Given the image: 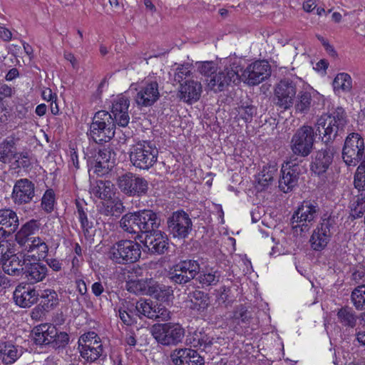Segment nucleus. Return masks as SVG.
I'll return each mask as SVG.
<instances>
[{
	"instance_id": "nucleus-4",
	"label": "nucleus",
	"mask_w": 365,
	"mask_h": 365,
	"mask_svg": "<svg viewBox=\"0 0 365 365\" xmlns=\"http://www.w3.org/2000/svg\"><path fill=\"white\" fill-rule=\"evenodd\" d=\"M347 123L344 109L337 107L330 113L321 115L317 120L315 127L322 141L328 145L344 134Z\"/></svg>"
},
{
	"instance_id": "nucleus-31",
	"label": "nucleus",
	"mask_w": 365,
	"mask_h": 365,
	"mask_svg": "<svg viewBox=\"0 0 365 365\" xmlns=\"http://www.w3.org/2000/svg\"><path fill=\"white\" fill-rule=\"evenodd\" d=\"M213 337L209 336L202 331H194L187 336V341L194 348L209 352L213 344Z\"/></svg>"
},
{
	"instance_id": "nucleus-30",
	"label": "nucleus",
	"mask_w": 365,
	"mask_h": 365,
	"mask_svg": "<svg viewBox=\"0 0 365 365\" xmlns=\"http://www.w3.org/2000/svg\"><path fill=\"white\" fill-rule=\"evenodd\" d=\"M22 259L17 254L15 253L14 250L9 255V257L1 264L4 272L9 275L19 276L23 274L24 264V253L21 251Z\"/></svg>"
},
{
	"instance_id": "nucleus-61",
	"label": "nucleus",
	"mask_w": 365,
	"mask_h": 365,
	"mask_svg": "<svg viewBox=\"0 0 365 365\" xmlns=\"http://www.w3.org/2000/svg\"><path fill=\"white\" fill-rule=\"evenodd\" d=\"M46 312L43 307H41V305H37L33 310L31 311V318L36 321H41L43 319L46 315Z\"/></svg>"
},
{
	"instance_id": "nucleus-22",
	"label": "nucleus",
	"mask_w": 365,
	"mask_h": 365,
	"mask_svg": "<svg viewBox=\"0 0 365 365\" xmlns=\"http://www.w3.org/2000/svg\"><path fill=\"white\" fill-rule=\"evenodd\" d=\"M175 365H204L205 361L197 351L189 349H176L170 354Z\"/></svg>"
},
{
	"instance_id": "nucleus-37",
	"label": "nucleus",
	"mask_w": 365,
	"mask_h": 365,
	"mask_svg": "<svg viewBox=\"0 0 365 365\" xmlns=\"http://www.w3.org/2000/svg\"><path fill=\"white\" fill-rule=\"evenodd\" d=\"M16 142L14 137L9 136L0 143V162L6 163L14 159L17 153Z\"/></svg>"
},
{
	"instance_id": "nucleus-50",
	"label": "nucleus",
	"mask_w": 365,
	"mask_h": 365,
	"mask_svg": "<svg viewBox=\"0 0 365 365\" xmlns=\"http://www.w3.org/2000/svg\"><path fill=\"white\" fill-rule=\"evenodd\" d=\"M233 319L237 324H249L252 318L250 312L243 305L235 307L233 312Z\"/></svg>"
},
{
	"instance_id": "nucleus-20",
	"label": "nucleus",
	"mask_w": 365,
	"mask_h": 365,
	"mask_svg": "<svg viewBox=\"0 0 365 365\" xmlns=\"http://www.w3.org/2000/svg\"><path fill=\"white\" fill-rule=\"evenodd\" d=\"M130 100L125 96L120 94L112 102L111 115L114 125L126 127L130 122L129 108Z\"/></svg>"
},
{
	"instance_id": "nucleus-36",
	"label": "nucleus",
	"mask_w": 365,
	"mask_h": 365,
	"mask_svg": "<svg viewBox=\"0 0 365 365\" xmlns=\"http://www.w3.org/2000/svg\"><path fill=\"white\" fill-rule=\"evenodd\" d=\"M81 356L88 362L96 361L103 354V346L101 342L89 343L83 344L78 347Z\"/></svg>"
},
{
	"instance_id": "nucleus-24",
	"label": "nucleus",
	"mask_w": 365,
	"mask_h": 365,
	"mask_svg": "<svg viewBox=\"0 0 365 365\" xmlns=\"http://www.w3.org/2000/svg\"><path fill=\"white\" fill-rule=\"evenodd\" d=\"M38 299V292L29 285L19 284L14 292V299L16 304L23 308L31 307L37 302Z\"/></svg>"
},
{
	"instance_id": "nucleus-49",
	"label": "nucleus",
	"mask_w": 365,
	"mask_h": 365,
	"mask_svg": "<svg viewBox=\"0 0 365 365\" xmlns=\"http://www.w3.org/2000/svg\"><path fill=\"white\" fill-rule=\"evenodd\" d=\"M236 110L237 115L246 123L251 122L257 112V109L254 106L247 103H242L239 106L236 108Z\"/></svg>"
},
{
	"instance_id": "nucleus-56",
	"label": "nucleus",
	"mask_w": 365,
	"mask_h": 365,
	"mask_svg": "<svg viewBox=\"0 0 365 365\" xmlns=\"http://www.w3.org/2000/svg\"><path fill=\"white\" fill-rule=\"evenodd\" d=\"M155 315L153 319L168 321L170 319V312L164 306L155 304Z\"/></svg>"
},
{
	"instance_id": "nucleus-48",
	"label": "nucleus",
	"mask_w": 365,
	"mask_h": 365,
	"mask_svg": "<svg viewBox=\"0 0 365 365\" xmlns=\"http://www.w3.org/2000/svg\"><path fill=\"white\" fill-rule=\"evenodd\" d=\"M220 274L213 269L202 271L198 277L199 282L202 286H212L217 284L220 280Z\"/></svg>"
},
{
	"instance_id": "nucleus-27",
	"label": "nucleus",
	"mask_w": 365,
	"mask_h": 365,
	"mask_svg": "<svg viewBox=\"0 0 365 365\" xmlns=\"http://www.w3.org/2000/svg\"><path fill=\"white\" fill-rule=\"evenodd\" d=\"M202 91L201 83L190 78L180 84V98L186 103H192L200 99Z\"/></svg>"
},
{
	"instance_id": "nucleus-39",
	"label": "nucleus",
	"mask_w": 365,
	"mask_h": 365,
	"mask_svg": "<svg viewBox=\"0 0 365 365\" xmlns=\"http://www.w3.org/2000/svg\"><path fill=\"white\" fill-rule=\"evenodd\" d=\"M138 220V212L125 214L120 220V227L128 233L138 234L140 232Z\"/></svg>"
},
{
	"instance_id": "nucleus-62",
	"label": "nucleus",
	"mask_w": 365,
	"mask_h": 365,
	"mask_svg": "<svg viewBox=\"0 0 365 365\" xmlns=\"http://www.w3.org/2000/svg\"><path fill=\"white\" fill-rule=\"evenodd\" d=\"M14 90L11 87L0 81V100L4 98L11 97Z\"/></svg>"
},
{
	"instance_id": "nucleus-15",
	"label": "nucleus",
	"mask_w": 365,
	"mask_h": 365,
	"mask_svg": "<svg viewBox=\"0 0 365 365\" xmlns=\"http://www.w3.org/2000/svg\"><path fill=\"white\" fill-rule=\"evenodd\" d=\"M167 222L168 231L173 237L185 238L192 230V220L183 210L174 212Z\"/></svg>"
},
{
	"instance_id": "nucleus-18",
	"label": "nucleus",
	"mask_w": 365,
	"mask_h": 365,
	"mask_svg": "<svg viewBox=\"0 0 365 365\" xmlns=\"http://www.w3.org/2000/svg\"><path fill=\"white\" fill-rule=\"evenodd\" d=\"M34 183L27 178L17 180L13 187L11 200L16 205H24L31 202L35 197Z\"/></svg>"
},
{
	"instance_id": "nucleus-63",
	"label": "nucleus",
	"mask_w": 365,
	"mask_h": 365,
	"mask_svg": "<svg viewBox=\"0 0 365 365\" xmlns=\"http://www.w3.org/2000/svg\"><path fill=\"white\" fill-rule=\"evenodd\" d=\"M46 264L49 266L55 272H59L62 269V262L54 258H50L46 259Z\"/></svg>"
},
{
	"instance_id": "nucleus-44",
	"label": "nucleus",
	"mask_w": 365,
	"mask_h": 365,
	"mask_svg": "<svg viewBox=\"0 0 365 365\" xmlns=\"http://www.w3.org/2000/svg\"><path fill=\"white\" fill-rule=\"evenodd\" d=\"M133 182L130 189L131 192H129L128 196H143L145 195L148 190V182L143 178L134 175L133 178Z\"/></svg>"
},
{
	"instance_id": "nucleus-41",
	"label": "nucleus",
	"mask_w": 365,
	"mask_h": 365,
	"mask_svg": "<svg viewBox=\"0 0 365 365\" xmlns=\"http://www.w3.org/2000/svg\"><path fill=\"white\" fill-rule=\"evenodd\" d=\"M128 307H134L135 315L141 318L145 317L149 319H153L155 315V304L152 302L145 299H140L135 305H130Z\"/></svg>"
},
{
	"instance_id": "nucleus-42",
	"label": "nucleus",
	"mask_w": 365,
	"mask_h": 365,
	"mask_svg": "<svg viewBox=\"0 0 365 365\" xmlns=\"http://www.w3.org/2000/svg\"><path fill=\"white\" fill-rule=\"evenodd\" d=\"M21 356L16 346L11 344H4L0 346V359L5 364H13Z\"/></svg>"
},
{
	"instance_id": "nucleus-38",
	"label": "nucleus",
	"mask_w": 365,
	"mask_h": 365,
	"mask_svg": "<svg viewBox=\"0 0 365 365\" xmlns=\"http://www.w3.org/2000/svg\"><path fill=\"white\" fill-rule=\"evenodd\" d=\"M38 298H40L41 307L46 312H50L55 309L59 303L58 294L54 289H46L38 293Z\"/></svg>"
},
{
	"instance_id": "nucleus-7",
	"label": "nucleus",
	"mask_w": 365,
	"mask_h": 365,
	"mask_svg": "<svg viewBox=\"0 0 365 365\" xmlns=\"http://www.w3.org/2000/svg\"><path fill=\"white\" fill-rule=\"evenodd\" d=\"M115 129L111 114L106 110H99L93 118L89 135L96 143H102L114 137Z\"/></svg>"
},
{
	"instance_id": "nucleus-52",
	"label": "nucleus",
	"mask_w": 365,
	"mask_h": 365,
	"mask_svg": "<svg viewBox=\"0 0 365 365\" xmlns=\"http://www.w3.org/2000/svg\"><path fill=\"white\" fill-rule=\"evenodd\" d=\"M76 214L78 220L81 222V228L84 232H88L93 226L92 222H90L87 216V208H85L80 202H76Z\"/></svg>"
},
{
	"instance_id": "nucleus-6",
	"label": "nucleus",
	"mask_w": 365,
	"mask_h": 365,
	"mask_svg": "<svg viewBox=\"0 0 365 365\" xmlns=\"http://www.w3.org/2000/svg\"><path fill=\"white\" fill-rule=\"evenodd\" d=\"M130 90L136 92L134 101L139 107L152 106L160 97L159 83L156 77L148 76L140 82L132 83Z\"/></svg>"
},
{
	"instance_id": "nucleus-1",
	"label": "nucleus",
	"mask_w": 365,
	"mask_h": 365,
	"mask_svg": "<svg viewBox=\"0 0 365 365\" xmlns=\"http://www.w3.org/2000/svg\"><path fill=\"white\" fill-rule=\"evenodd\" d=\"M40 227V222L32 219L21 225L15 235V240L24 253L22 275L30 284L42 282L48 272L46 264L38 262L46 256L48 247L39 237H33Z\"/></svg>"
},
{
	"instance_id": "nucleus-33",
	"label": "nucleus",
	"mask_w": 365,
	"mask_h": 365,
	"mask_svg": "<svg viewBox=\"0 0 365 365\" xmlns=\"http://www.w3.org/2000/svg\"><path fill=\"white\" fill-rule=\"evenodd\" d=\"M172 292L173 290L169 287L160 284L152 278L147 279L146 294L158 299L166 300Z\"/></svg>"
},
{
	"instance_id": "nucleus-46",
	"label": "nucleus",
	"mask_w": 365,
	"mask_h": 365,
	"mask_svg": "<svg viewBox=\"0 0 365 365\" xmlns=\"http://www.w3.org/2000/svg\"><path fill=\"white\" fill-rule=\"evenodd\" d=\"M351 300L357 310L365 309V284L358 286L352 291Z\"/></svg>"
},
{
	"instance_id": "nucleus-58",
	"label": "nucleus",
	"mask_w": 365,
	"mask_h": 365,
	"mask_svg": "<svg viewBox=\"0 0 365 365\" xmlns=\"http://www.w3.org/2000/svg\"><path fill=\"white\" fill-rule=\"evenodd\" d=\"M101 342L100 338L94 331H90L81 336L78 340V347L83 344H89V343Z\"/></svg>"
},
{
	"instance_id": "nucleus-53",
	"label": "nucleus",
	"mask_w": 365,
	"mask_h": 365,
	"mask_svg": "<svg viewBox=\"0 0 365 365\" xmlns=\"http://www.w3.org/2000/svg\"><path fill=\"white\" fill-rule=\"evenodd\" d=\"M55 203V194L52 189L47 190L41 198V207L47 213L53 210Z\"/></svg>"
},
{
	"instance_id": "nucleus-54",
	"label": "nucleus",
	"mask_w": 365,
	"mask_h": 365,
	"mask_svg": "<svg viewBox=\"0 0 365 365\" xmlns=\"http://www.w3.org/2000/svg\"><path fill=\"white\" fill-rule=\"evenodd\" d=\"M147 279L135 280L128 284L127 289L136 294H146Z\"/></svg>"
},
{
	"instance_id": "nucleus-17",
	"label": "nucleus",
	"mask_w": 365,
	"mask_h": 365,
	"mask_svg": "<svg viewBox=\"0 0 365 365\" xmlns=\"http://www.w3.org/2000/svg\"><path fill=\"white\" fill-rule=\"evenodd\" d=\"M270 74L271 68L267 61H256L245 68L242 78L247 84L255 86L264 81Z\"/></svg>"
},
{
	"instance_id": "nucleus-26",
	"label": "nucleus",
	"mask_w": 365,
	"mask_h": 365,
	"mask_svg": "<svg viewBox=\"0 0 365 365\" xmlns=\"http://www.w3.org/2000/svg\"><path fill=\"white\" fill-rule=\"evenodd\" d=\"M144 245L152 254L161 255L168 249V237L160 231L154 230L145 235Z\"/></svg>"
},
{
	"instance_id": "nucleus-40",
	"label": "nucleus",
	"mask_w": 365,
	"mask_h": 365,
	"mask_svg": "<svg viewBox=\"0 0 365 365\" xmlns=\"http://www.w3.org/2000/svg\"><path fill=\"white\" fill-rule=\"evenodd\" d=\"M277 175V168L274 165L264 167L261 171L257 181V189L263 190L273 182Z\"/></svg>"
},
{
	"instance_id": "nucleus-14",
	"label": "nucleus",
	"mask_w": 365,
	"mask_h": 365,
	"mask_svg": "<svg viewBox=\"0 0 365 365\" xmlns=\"http://www.w3.org/2000/svg\"><path fill=\"white\" fill-rule=\"evenodd\" d=\"M335 225L334 217L329 216L322 219L310 238L311 247L314 250L321 251L327 247L335 230Z\"/></svg>"
},
{
	"instance_id": "nucleus-47",
	"label": "nucleus",
	"mask_w": 365,
	"mask_h": 365,
	"mask_svg": "<svg viewBox=\"0 0 365 365\" xmlns=\"http://www.w3.org/2000/svg\"><path fill=\"white\" fill-rule=\"evenodd\" d=\"M191 302L198 311H204L210 304V297L207 294L196 290L192 294Z\"/></svg>"
},
{
	"instance_id": "nucleus-34",
	"label": "nucleus",
	"mask_w": 365,
	"mask_h": 365,
	"mask_svg": "<svg viewBox=\"0 0 365 365\" xmlns=\"http://www.w3.org/2000/svg\"><path fill=\"white\" fill-rule=\"evenodd\" d=\"M338 322L346 329H354L358 321V316L351 307H343L336 313Z\"/></svg>"
},
{
	"instance_id": "nucleus-19",
	"label": "nucleus",
	"mask_w": 365,
	"mask_h": 365,
	"mask_svg": "<svg viewBox=\"0 0 365 365\" xmlns=\"http://www.w3.org/2000/svg\"><path fill=\"white\" fill-rule=\"evenodd\" d=\"M299 171V165L292 161L284 164L279 179V190L284 193L292 191L298 183Z\"/></svg>"
},
{
	"instance_id": "nucleus-29",
	"label": "nucleus",
	"mask_w": 365,
	"mask_h": 365,
	"mask_svg": "<svg viewBox=\"0 0 365 365\" xmlns=\"http://www.w3.org/2000/svg\"><path fill=\"white\" fill-rule=\"evenodd\" d=\"M138 217L140 232L146 235L158 229L160 224V219L152 210H144L138 212Z\"/></svg>"
},
{
	"instance_id": "nucleus-45",
	"label": "nucleus",
	"mask_w": 365,
	"mask_h": 365,
	"mask_svg": "<svg viewBox=\"0 0 365 365\" xmlns=\"http://www.w3.org/2000/svg\"><path fill=\"white\" fill-rule=\"evenodd\" d=\"M192 65L190 63L178 64L175 68L174 80L180 84L186 80L192 78Z\"/></svg>"
},
{
	"instance_id": "nucleus-28",
	"label": "nucleus",
	"mask_w": 365,
	"mask_h": 365,
	"mask_svg": "<svg viewBox=\"0 0 365 365\" xmlns=\"http://www.w3.org/2000/svg\"><path fill=\"white\" fill-rule=\"evenodd\" d=\"M56 334V328L51 324H42L36 326L32 331L34 341L37 345L53 343Z\"/></svg>"
},
{
	"instance_id": "nucleus-9",
	"label": "nucleus",
	"mask_w": 365,
	"mask_h": 365,
	"mask_svg": "<svg viewBox=\"0 0 365 365\" xmlns=\"http://www.w3.org/2000/svg\"><path fill=\"white\" fill-rule=\"evenodd\" d=\"M141 255L140 245L133 240H120L115 243L108 252V257L115 263H133Z\"/></svg>"
},
{
	"instance_id": "nucleus-8",
	"label": "nucleus",
	"mask_w": 365,
	"mask_h": 365,
	"mask_svg": "<svg viewBox=\"0 0 365 365\" xmlns=\"http://www.w3.org/2000/svg\"><path fill=\"white\" fill-rule=\"evenodd\" d=\"M319 207L317 202L305 200L299 206L291 219L292 229L298 234L309 230L310 227L317 218Z\"/></svg>"
},
{
	"instance_id": "nucleus-32",
	"label": "nucleus",
	"mask_w": 365,
	"mask_h": 365,
	"mask_svg": "<svg viewBox=\"0 0 365 365\" xmlns=\"http://www.w3.org/2000/svg\"><path fill=\"white\" fill-rule=\"evenodd\" d=\"M124 210L125 207L119 198L110 197L101 202L99 211L101 214L106 216L119 217Z\"/></svg>"
},
{
	"instance_id": "nucleus-55",
	"label": "nucleus",
	"mask_w": 365,
	"mask_h": 365,
	"mask_svg": "<svg viewBox=\"0 0 365 365\" xmlns=\"http://www.w3.org/2000/svg\"><path fill=\"white\" fill-rule=\"evenodd\" d=\"M14 250V246L7 240L0 241V264L9 257Z\"/></svg>"
},
{
	"instance_id": "nucleus-60",
	"label": "nucleus",
	"mask_w": 365,
	"mask_h": 365,
	"mask_svg": "<svg viewBox=\"0 0 365 365\" xmlns=\"http://www.w3.org/2000/svg\"><path fill=\"white\" fill-rule=\"evenodd\" d=\"M69 341V336L66 332H58L56 330V334L55 337H53V343L56 344V346H63L68 344Z\"/></svg>"
},
{
	"instance_id": "nucleus-10",
	"label": "nucleus",
	"mask_w": 365,
	"mask_h": 365,
	"mask_svg": "<svg viewBox=\"0 0 365 365\" xmlns=\"http://www.w3.org/2000/svg\"><path fill=\"white\" fill-rule=\"evenodd\" d=\"M151 334L159 344L175 346L182 341L185 330L179 324L168 322L153 325Z\"/></svg>"
},
{
	"instance_id": "nucleus-13",
	"label": "nucleus",
	"mask_w": 365,
	"mask_h": 365,
	"mask_svg": "<svg viewBox=\"0 0 365 365\" xmlns=\"http://www.w3.org/2000/svg\"><path fill=\"white\" fill-rule=\"evenodd\" d=\"M297 94V83L294 80L285 78L282 79L274 88V103L284 110L291 108L294 103Z\"/></svg>"
},
{
	"instance_id": "nucleus-3",
	"label": "nucleus",
	"mask_w": 365,
	"mask_h": 365,
	"mask_svg": "<svg viewBox=\"0 0 365 365\" xmlns=\"http://www.w3.org/2000/svg\"><path fill=\"white\" fill-rule=\"evenodd\" d=\"M365 146L364 138L356 133H350L346 138L342 150V158L349 166L357 168L354 177V185L359 190L365 189Z\"/></svg>"
},
{
	"instance_id": "nucleus-59",
	"label": "nucleus",
	"mask_w": 365,
	"mask_h": 365,
	"mask_svg": "<svg viewBox=\"0 0 365 365\" xmlns=\"http://www.w3.org/2000/svg\"><path fill=\"white\" fill-rule=\"evenodd\" d=\"M133 315H135L134 309H129V312H127L121 308L118 309V317L126 325H130L133 323Z\"/></svg>"
},
{
	"instance_id": "nucleus-23",
	"label": "nucleus",
	"mask_w": 365,
	"mask_h": 365,
	"mask_svg": "<svg viewBox=\"0 0 365 365\" xmlns=\"http://www.w3.org/2000/svg\"><path fill=\"white\" fill-rule=\"evenodd\" d=\"M19 225V217L15 211L9 208L0 209V239L10 236Z\"/></svg>"
},
{
	"instance_id": "nucleus-57",
	"label": "nucleus",
	"mask_w": 365,
	"mask_h": 365,
	"mask_svg": "<svg viewBox=\"0 0 365 365\" xmlns=\"http://www.w3.org/2000/svg\"><path fill=\"white\" fill-rule=\"evenodd\" d=\"M17 163V167L28 168L31 165L29 152L16 153L14 158Z\"/></svg>"
},
{
	"instance_id": "nucleus-5",
	"label": "nucleus",
	"mask_w": 365,
	"mask_h": 365,
	"mask_svg": "<svg viewBox=\"0 0 365 365\" xmlns=\"http://www.w3.org/2000/svg\"><path fill=\"white\" fill-rule=\"evenodd\" d=\"M158 150L151 141H139L132 145L130 150V160L133 166L148 170L157 162Z\"/></svg>"
},
{
	"instance_id": "nucleus-2",
	"label": "nucleus",
	"mask_w": 365,
	"mask_h": 365,
	"mask_svg": "<svg viewBox=\"0 0 365 365\" xmlns=\"http://www.w3.org/2000/svg\"><path fill=\"white\" fill-rule=\"evenodd\" d=\"M197 71L205 77L207 88L215 93L225 91L232 83L239 82L240 78L239 66L236 63L218 71L214 61L200 62Z\"/></svg>"
},
{
	"instance_id": "nucleus-11",
	"label": "nucleus",
	"mask_w": 365,
	"mask_h": 365,
	"mask_svg": "<svg viewBox=\"0 0 365 365\" xmlns=\"http://www.w3.org/2000/svg\"><path fill=\"white\" fill-rule=\"evenodd\" d=\"M200 264L194 259L181 260L172 268L168 272V278L171 282L178 284H185L200 273Z\"/></svg>"
},
{
	"instance_id": "nucleus-43",
	"label": "nucleus",
	"mask_w": 365,
	"mask_h": 365,
	"mask_svg": "<svg viewBox=\"0 0 365 365\" xmlns=\"http://www.w3.org/2000/svg\"><path fill=\"white\" fill-rule=\"evenodd\" d=\"M333 88L335 93L340 91L347 93L352 88V80L351 76L346 73H338L333 81Z\"/></svg>"
},
{
	"instance_id": "nucleus-25",
	"label": "nucleus",
	"mask_w": 365,
	"mask_h": 365,
	"mask_svg": "<svg viewBox=\"0 0 365 365\" xmlns=\"http://www.w3.org/2000/svg\"><path fill=\"white\" fill-rule=\"evenodd\" d=\"M334 152V147L326 144L324 148L317 151L315 158L312 163V170L318 175L324 173L332 163Z\"/></svg>"
},
{
	"instance_id": "nucleus-51",
	"label": "nucleus",
	"mask_w": 365,
	"mask_h": 365,
	"mask_svg": "<svg viewBox=\"0 0 365 365\" xmlns=\"http://www.w3.org/2000/svg\"><path fill=\"white\" fill-rule=\"evenodd\" d=\"M133 178H134L133 173H127L119 176L117 180V185L119 189L127 195H129V192H132L130 187L132 186Z\"/></svg>"
},
{
	"instance_id": "nucleus-12",
	"label": "nucleus",
	"mask_w": 365,
	"mask_h": 365,
	"mask_svg": "<svg viewBox=\"0 0 365 365\" xmlns=\"http://www.w3.org/2000/svg\"><path fill=\"white\" fill-rule=\"evenodd\" d=\"M314 142V129L309 125L299 128L292 138L291 149L293 153L301 157L308 156Z\"/></svg>"
},
{
	"instance_id": "nucleus-16",
	"label": "nucleus",
	"mask_w": 365,
	"mask_h": 365,
	"mask_svg": "<svg viewBox=\"0 0 365 365\" xmlns=\"http://www.w3.org/2000/svg\"><path fill=\"white\" fill-rule=\"evenodd\" d=\"M115 155L110 148L99 149L92 159H90L89 166L98 175L107 174L115 165Z\"/></svg>"
},
{
	"instance_id": "nucleus-64",
	"label": "nucleus",
	"mask_w": 365,
	"mask_h": 365,
	"mask_svg": "<svg viewBox=\"0 0 365 365\" xmlns=\"http://www.w3.org/2000/svg\"><path fill=\"white\" fill-rule=\"evenodd\" d=\"M11 37V32L8 29L0 25V38L4 41H9Z\"/></svg>"
},
{
	"instance_id": "nucleus-21",
	"label": "nucleus",
	"mask_w": 365,
	"mask_h": 365,
	"mask_svg": "<svg viewBox=\"0 0 365 365\" xmlns=\"http://www.w3.org/2000/svg\"><path fill=\"white\" fill-rule=\"evenodd\" d=\"M315 100L324 101V96L314 90L299 91L295 97V112L307 114L315 105Z\"/></svg>"
},
{
	"instance_id": "nucleus-35",
	"label": "nucleus",
	"mask_w": 365,
	"mask_h": 365,
	"mask_svg": "<svg viewBox=\"0 0 365 365\" xmlns=\"http://www.w3.org/2000/svg\"><path fill=\"white\" fill-rule=\"evenodd\" d=\"M113 187V184L109 180H97L91 185V193L99 199L106 200L114 194Z\"/></svg>"
}]
</instances>
